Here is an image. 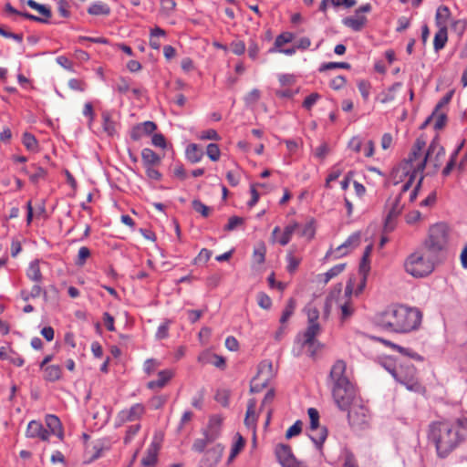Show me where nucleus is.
Returning a JSON list of instances; mask_svg holds the SVG:
<instances>
[{"mask_svg":"<svg viewBox=\"0 0 467 467\" xmlns=\"http://www.w3.org/2000/svg\"><path fill=\"white\" fill-rule=\"evenodd\" d=\"M88 13L92 16H108L110 14V8L107 4L96 2L88 7Z\"/></svg>","mask_w":467,"mask_h":467,"instance_id":"nucleus-33","label":"nucleus"},{"mask_svg":"<svg viewBox=\"0 0 467 467\" xmlns=\"http://www.w3.org/2000/svg\"><path fill=\"white\" fill-rule=\"evenodd\" d=\"M46 423L48 429L50 430V433L57 436L60 440L63 439L64 433L62 430V425L60 420L56 415H47L46 417Z\"/></svg>","mask_w":467,"mask_h":467,"instance_id":"nucleus-22","label":"nucleus"},{"mask_svg":"<svg viewBox=\"0 0 467 467\" xmlns=\"http://www.w3.org/2000/svg\"><path fill=\"white\" fill-rule=\"evenodd\" d=\"M90 256V250L86 247L82 246L78 250V258L76 260V265L82 266L85 265L86 260Z\"/></svg>","mask_w":467,"mask_h":467,"instance_id":"nucleus-55","label":"nucleus"},{"mask_svg":"<svg viewBox=\"0 0 467 467\" xmlns=\"http://www.w3.org/2000/svg\"><path fill=\"white\" fill-rule=\"evenodd\" d=\"M344 26L351 28L352 30L360 31L367 23V18L364 16L355 15L354 16H348L343 19Z\"/></svg>","mask_w":467,"mask_h":467,"instance_id":"nucleus-21","label":"nucleus"},{"mask_svg":"<svg viewBox=\"0 0 467 467\" xmlns=\"http://www.w3.org/2000/svg\"><path fill=\"white\" fill-rule=\"evenodd\" d=\"M451 16V10L447 5H441L437 8L435 15V25L439 28H447V23Z\"/></svg>","mask_w":467,"mask_h":467,"instance_id":"nucleus-24","label":"nucleus"},{"mask_svg":"<svg viewBox=\"0 0 467 467\" xmlns=\"http://www.w3.org/2000/svg\"><path fill=\"white\" fill-rule=\"evenodd\" d=\"M293 40V34L291 33H283L276 36L275 40L274 47L269 49L270 53L276 52L280 50V47L286 43H290Z\"/></svg>","mask_w":467,"mask_h":467,"instance_id":"nucleus-35","label":"nucleus"},{"mask_svg":"<svg viewBox=\"0 0 467 467\" xmlns=\"http://www.w3.org/2000/svg\"><path fill=\"white\" fill-rule=\"evenodd\" d=\"M390 374L409 390L417 391L420 388V384L418 381L417 369L410 361L400 362L397 368L390 370Z\"/></svg>","mask_w":467,"mask_h":467,"instance_id":"nucleus-6","label":"nucleus"},{"mask_svg":"<svg viewBox=\"0 0 467 467\" xmlns=\"http://www.w3.org/2000/svg\"><path fill=\"white\" fill-rule=\"evenodd\" d=\"M348 422L352 427L362 428L368 422V410L362 405H349L347 410Z\"/></svg>","mask_w":467,"mask_h":467,"instance_id":"nucleus-10","label":"nucleus"},{"mask_svg":"<svg viewBox=\"0 0 467 467\" xmlns=\"http://www.w3.org/2000/svg\"><path fill=\"white\" fill-rule=\"evenodd\" d=\"M444 155L445 150L441 145L439 137L436 136L429 145V148L426 153L424 154L423 159L419 161V164L417 165L418 170L424 171L427 162L432 164L435 170L439 169L440 166L441 165V161Z\"/></svg>","mask_w":467,"mask_h":467,"instance_id":"nucleus-8","label":"nucleus"},{"mask_svg":"<svg viewBox=\"0 0 467 467\" xmlns=\"http://www.w3.org/2000/svg\"><path fill=\"white\" fill-rule=\"evenodd\" d=\"M405 270L414 277H424L434 270V263L431 257H426L421 252H414L405 261Z\"/></svg>","mask_w":467,"mask_h":467,"instance_id":"nucleus-5","label":"nucleus"},{"mask_svg":"<svg viewBox=\"0 0 467 467\" xmlns=\"http://www.w3.org/2000/svg\"><path fill=\"white\" fill-rule=\"evenodd\" d=\"M297 226L298 224L296 223L285 226L283 234H281L277 242L283 246L286 245L290 242L291 237L296 229L297 228Z\"/></svg>","mask_w":467,"mask_h":467,"instance_id":"nucleus-37","label":"nucleus"},{"mask_svg":"<svg viewBox=\"0 0 467 467\" xmlns=\"http://www.w3.org/2000/svg\"><path fill=\"white\" fill-rule=\"evenodd\" d=\"M265 253L266 248L265 244L261 243L259 244L254 249L253 253V260L258 265H261L265 260Z\"/></svg>","mask_w":467,"mask_h":467,"instance_id":"nucleus-39","label":"nucleus"},{"mask_svg":"<svg viewBox=\"0 0 467 467\" xmlns=\"http://www.w3.org/2000/svg\"><path fill=\"white\" fill-rule=\"evenodd\" d=\"M425 146V139L422 136L417 138L408 158L400 163L396 172H402L403 175H408V173L416 171L419 161L424 157L423 150Z\"/></svg>","mask_w":467,"mask_h":467,"instance_id":"nucleus-7","label":"nucleus"},{"mask_svg":"<svg viewBox=\"0 0 467 467\" xmlns=\"http://www.w3.org/2000/svg\"><path fill=\"white\" fill-rule=\"evenodd\" d=\"M244 223V219L243 217L232 216L229 218L227 224L224 225L223 230L226 232H232Z\"/></svg>","mask_w":467,"mask_h":467,"instance_id":"nucleus-47","label":"nucleus"},{"mask_svg":"<svg viewBox=\"0 0 467 467\" xmlns=\"http://www.w3.org/2000/svg\"><path fill=\"white\" fill-rule=\"evenodd\" d=\"M245 445V440L240 435L239 433H236V441L233 444L231 452L228 458V462H231L244 449Z\"/></svg>","mask_w":467,"mask_h":467,"instance_id":"nucleus-36","label":"nucleus"},{"mask_svg":"<svg viewBox=\"0 0 467 467\" xmlns=\"http://www.w3.org/2000/svg\"><path fill=\"white\" fill-rule=\"evenodd\" d=\"M157 130V125L155 122L147 120L142 123H139L134 126L130 131V138L133 140H139L143 136L150 135Z\"/></svg>","mask_w":467,"mask_h":467,"instance_id":"nucleus-16","label":"nucleus"},{"mask_svg":"<svg viewBox=\"0 0 467 467\" xmlns=\"http://www.w3.org/2000/svg\"><path fill=\"white\" fill-rule=\"evenodd\" d=\"M141 159L144 167L157 166L161 161V157L149 148H145L141 150Z\"/></svg>","mask_w":467,"mask_h":467,"instance_id":"nucleus-27","label":"nucleus"},{"mask_svg":"<svg viewBox=\"0 0 467 467\" xmlns=\"http://www.w3.org/2000/svg\"><path fill=\"white\" fill-rule=\"evenodd\" d=\"M186 156L191 162L196 163L202 160L203 151L196 144L192 143L187 147Z\"/></svg>","mask_w":467,"mask_h":467,"instance_id":"nucleus-32","label":"nucleus"},{"mask_svg":"<svg viewBox=\"0 0 467 467\" xmlns=\"http://www.w3.org/2000/svg\"><path fill=\"white\" fill-rule=\"evenodd\" d=\"M140 430V424L137 423L134 425L130 426L126 431V435L124 437V443L128 444L130 443L134 436L139 432Z\"/></svg>","mask_w":467,"mask_h":467,"instance_id":"nucleus-57","label":"nucleus"},{"mask_svg":"<svg viewBox=\"0 0 467 467\" xmlns=\"http://www.w3.org/2000/svg\"><path fill=\"white\" fill-rule=\"evenodd\" d=\"M210 443H213L212 441H208V438L204 437L202 438V439H196L193 443H192V450L196 451V452H199V453H202L204 451L206 446Z\"/></svg>","mask_w":467,"mask_h":467,"instance_id":"nucleus-53","label":"nucleus"},{"mask_svg":"<svg viewBox=\"0 0 467 467\" xmlns=\"http://www.w3.org/2000/svg\"><path fill=\"white\" fill-rule=\"evenodd\" d=\"M377 339L379 342L383 343L384 345L390 347L392 349L399 351L400 353L403 354L404 356H409L417 360H420V361L422 360V358L419 354L414 353V352L410 353V349H408V348H405L401 346H399L395 343H392V342H390L387 339L381 338V337H378Z\"/></svg>","mask_w":467,"mask_h":467,"instance_id":"nucleus-28","label":"nucleus"},{"mask_svg":"<svg viewBox=\"0 0 467 467\" xmlns=\"http://www.w3.org/2000/svg\"><path fill=\"white\" fill-rule=\"evenodd\" d=\"M5 12H7L9 14L21 16L24 18L31 20V21H36V22H39V23H46L47 22L46 19H43V18H41L39 16L32 15V14L28 13V12H21V11L16 10V8H14L11 5L10 3L5 4Z\"/></svg>","mask_w":467,"mask_h":467,"instance_id":"nucleus-30","label":"nucleus"},{"mask_svg":"<svg viewBox=\"0 0 467 467\" xmlns=\"http://www.w3.org/2000/svg\"><path fill=\"white\" fill-rule=\"evenodd\" d=\"M275 455L283 467H291L298 462L293 455L291 447L286 444H279L275 448Z\"/></svg>","mask_w":467,"mask_h":467,"instance_id":"nucleus-14","label":"nucleus"},{"mask_svg":"<svg viewBox=\"0 0 467 467\" xmlns=\"http://www.w3.org/2000/svg\"><path fill=\"white\" fill-rule=\"evenodd\" d=\"M35 171L29 174V179L33 183H37L40 179H44L47 171L39 166H34Z\"/></svg>","mask_w":467,"mask_h":467,"instance_id":"nucleus-54","label":"nucleus"},{"mask_svg":"<svg viewBox=\"0 0 467 467\" xmlns=\"http://www.w3.org/2000/svg\"><path fill=\"white\" fill-rule=\"evenodd\" d=\"M448 241L449 228L445 223H440L430 227L428 237L423 245L431 255H437L446 250Z\"/></svg>","mask_w":467,"mask_h":467,"instance_id":"nucleus-4","label":"nucleus"},{"mask_svg":"<svg viewBox=\"0 0 467 467\" xmlns=\"http://www.w3.org/2000/svg\"><path fill=\"white\" fill-rule=\"evenodd\" d=\"M23 144L29 150H36L37 149V140L31 133L26 132L23 135Z\"/></svg>","mask_w":467,"mask_h":467,"instance_id":"nucleus-48","label":"nucleus"},{"mask_svg":"<svg viewBox=\"0 0 467 467\" xmlns=\"http://www.w3.org/2000/svg\"><path fill=\"white\" fill-rule=\"evenodd\" d=\"M403 209V205L400 204V195H398L392 203V206L385 219L384 223V231L386 233H390L395 229L396 226V219L400 214Z\"/></svg>","mask_w":467,"mask_h":467,"instance_id":"nucleus-13","label":"nucleus"},{"mask_svg":"<svg viewBox=\"0 0 467 467\" xmlns=\"http://www.w3.org/2000/svg\"><path fill=\"white\" fill-rule=\"evenodd\" d=\"M57 10L62 17L67 18L70 16L69 4L67 0L57 1Z\"/></svg>","mask_w":467,"mask_h":467,"instance_id":"nucleus-64","label":"nucleus"},{"mask_svg":"<svg viewBox=\"0 0 467 467\" xmlns=\"http://www.w3.org/2000/svg\"><path fill=\"white\" fill-rule=\"evenodd\" d=\"M422 171H423L422 170H418V168H416V171L408 173V175H403L402 173L400 174V179H402V177H409L408 181L402 185L401 192L399 194V195H400V198L402 197L403 193H405L407 191L410 190L417 174L419 172H422Z\"/></svg>","mask_w":467,"mask_h":467,"instance_id":"nucleus-43","label":"nucleus"},{"mask_svg":"<svg viewBox=\"0 0 467 467\" xmlns=\"http://www.w3.org/2000/svg\"><path fill=\"white\" fill-rule=\"evenodd\" d=\"M461 428L467 429V418L433 421L429 425L428 439L435 446L439 458L448 457L465 440Z\"/></svg>","mask_w":467,"mask_h":467,"instance_id":"nucleus-1","label":"nucleus"},{"mask_svg":"<svg viewBox=\"0 0 467 467\" xmlns=\"http://www.w3.org/2000/svg\"><path fill=\"white\" fill-rule=\"evenodd\" d=\"M26 435L28 438H39L42 441H47L50 432L45 429L41 422L37 420H31L26 428Z\"/></svg>","mask_w":467,"mask_h":467,"instance_id":"nucleus-17","label":"nucleus"},{"mask_svg":"<svg viewBox=\"0 0 467 467\" xmlns=\"http://www.w3.org/2000/svg\"><path fill=\"white\" fill-rule=\"evenodd\" d=\"M306 313L307 316V323L319 324L317 321L319 317V311L317 307L309 305L306 307Z\"/></svg>","mask_w":467,"mask_h":467,"instance_id":"nucleus-50","label":"nucleus"},{"mask_svg":"<svg viewBox=\"0 0 467 467\" xmlns=\"http://www.w3.org/2000/svg\"><path fill=\"white\" fill-rule=\"evenodd\" d=\"M422 319L421 312L415 307L391 305L375 317L376 324L396 333H408L417 329Z\"/></svg>","mask_w":467,"mask_h":467,"instance_id":"nucleus-2","label":"nucleus"},{"mask_svg":"<svg viewBox=\"0 0 467 467\" xmlns=\"http://www.w3.org/2000/svg\"><path fill=\"white\" fill-rule=\"evenodd\" d=\"M192 208L196 213H201L203 217H208L211 213L212 208L202 203L200 200L195 199L192 202Z\"/></svg>","mask_w":467,"mask_h":467,"instance_id":"nucleus-45","label":"nucleus"},{"mask_svg":"<svg viewBox=\"0 0 467 467\" xmlns=\"http://www.w3.org/2000/svg\"><path fill=\"white\" fill-rule=\"evenodd\" d=\"M467 28V20L457 19L453 20L451 24V29L462 37Z\"/></svg>","mask_w":467,"mask_h":467,"instance_id":"nucleus-44","label":"nucleus"},{"mask_svg":"<svg viewBox=\"0 0 467 467\" xmlns=\"http://www.w3.org/2000/svg\"><path fill=\"white\" fill-rule=\"evenodd\" d=\"M346 267V264H339V265H337L335 266H333L332 268H330L326 274H325V279H324V282L327 284V282H329L330 279H332L333 277L337 276V275H339L340 273H342L344 271Z\"/></svg>","mask_w":467,"mask_h":467,"instance_id":"nucleus-49","label":"nucleus"},{"mask_svg":"<svg viewBox=\"0 0 467 467\" xmlns=\"http://www.w3.org/2000/svg\"><path fill=\"white\" fill-rule=\"evenodd\" d=\"M336 68L350 69L351 65L348 62H327L320 66L319 71H326Z\"/></svg>","mask_w":467,"mask_h":467,"instance_id":"nucleus-46","label":"nucleus"},{"mask_svg":"<svg viewBox=\"0 0 467 467\" xmlns=\"http://www.w3.org/2000/svg\"><path fill=\"white\" fill-rule=\"evenodd\" d=\"M303 423L301 420H296L285 432V438L290 439L296 435H298L302 431Z\"/></svg>","mask_w":467,"mask_h":467,"instance_id":"nucleus-56","label":"nucleus"},{"mask_svg":"<svg viewBox=\"0 0 467 467\" xmlns=\"http://www.w3.org/2000/svg\"><path fill=\"white\" fill-rule=\"evenodd\" d=\"M337 304H338V306L340 307V310H341L340 319L342 321L349 318L353 315L354 308H353L350 301L345 300L343 303L337 302Z\"/></svg>","mask_w":467,"mask_h":467,"instance_id":"nucleus-40","label":"nucleus"},{"mask_svg":"<svg viewBox=\"0 0 467 467\" xmlns=\"http://www.w3.org/2000/svg\"><path fill=\"white\" fill-rule=\"evenodd\" d=\"M307 413L310 419L309 431H318V427H321L319 425L318 410L315 408H309Z\"/></svg>","mask_w":467,"mask_h":467,"instance_id":"nucleus-38","label":"nucleus"},{"mask_svg":"<svg viewBox=\"0 0 467 467\" xmlns=\"http://www.w3.org/2000/svg\"><path fill=\"white\" fill-rule=\"evenodd\" d=\"M360 244V234L358 232L352 234L348 238L340 244L337 249L336 252L337 253V257H340L343 255L348 254L350 253L353 249L358 247Z\"/></svg>","mask_w":467,"mask_h":467,"instance_id":"nucleus-18","label":"nucleus"},{"mask_svg":"<svg viewBox=\"0 0 467 467\" xmlns=\"http://www.w3.org/2000/svg\"><path fill=\"white\" fill-rule=\"evenodd\" d=\"M453 93V90H450L441 99V100L437 103L434 111L432 112V115L436 114L442 107L450 103V101L452 99Z\"/></svg>","mask_w":467,"mask_h":467,"instance_id":"nucleus-58","label":"nucleus"},{"mask_svg":"<svg viewBox=\"0 0 467 467\" xmlns=\"http://www.w3.org/2000/svg\"><path fill=\"white\" fill-rule=\"evenodd\" d=\"M448 41V29L439 28L438 32L434 36L433 47L435 51L442 49Z\"/></svg>","mask_w":467,"mask_h":467,"instance_id":"nucleus-31","label":"nucleus"},{"mask_svg":"<svg viewBox=\"0 0 467 467\" xmlns=\"http://www.w3.org/2000/svg\"><path fill=\"white\" fill-rule=\"evenodd\" d=\"M145 407L141 403H136L129 409L120 410L117 416L119 425L140 420L145 414Z\"/></svg>","mask_w":467,"mask_h":467,"instance_id":"nucleus-11","label":"nucleus"},{"mask_svg":"<svg viewBox=\"0 0 467 467\" xmlns=\"http://www.w3.org/2000/svg\"><path fill=\"white\" fill-rule=\"evenodd\" d=\"M310 440L314 442L318 451H322L324 442L327 437V430L326 427H318V431H310L308 434Z\"/></svg>","mask_w":467,"mask_h":467,"instance_id":"nucleus-25","label":"nucleus"},{"mask_svg":"<svg viewBox=\"0 0 467 467\" xmlns=\"http://www.w3.org/2000/svg\"><path fill=\"white\" fill-rule=\"evenodd\" d=\"M320 333L321 327L319 324L307 323L306 330L297 336V339L301 340V345L308 348L310 357H315L322 348V344L316 338Z\"/></svg>","mask_w":467,"mask_h":467,"instance_id":"nucleus-9","label":"nucleus"},{"mask_svg":"<svg viewBox=\"0 0 467 467\" xmlns=\"http://www.w3.org/2000/svg\"><path fill=\"white\" fill-rule=\"evenodd\" d=\"M320 95L317 92L311 93L309 96H307L304 101H303V107L310 110L311 108L316 104V102L319 99Z\"/></svg>","mask_w":467,"mask_h":467,"instance_id":"nucleus-61","label":"nucleus"},{"mask_svg":"<svg viewBox=\"0 0 467 467\" xmlns=\"http://www.w3.org/2000/svg\"><path fill=\"white\" fill-rule=\"evenodd\" d=\"M258 305L264 309H269L272 306L271 298L264 292H261L257 296Z\"/></svg>","mask_w":467,"mask_h":467,"instance_id":"nucleus-63","label":"nucleus"},{"mask_svg":"<svg viewBox=\"0 0 467 467\" xmlns=\"http://www.w3.org/2000/svg\"><path fill=\"white\" fill-rule=\"evenodd\" d=\"M68 87L73 90L83 92L86 89L87 84L84 80L71 78L68 80Z\"/></svg>","mask_w":467,"mask_h":467,"instance_id":"nucleus-60","label":"nucleus"},{"mask_svg":"<svg viewBox=\"0 0 467 467\" xmlns=\"http://www.w3.org/2000/svg\"><path fill=\"white\" fill-rule=\"evenodd\" d=\"M230 391L227 389H219L215 394V400L222 406L227 407L229 405Z\"/></svg>","mask_w":467,"mask_h":467,"instance_id":"nucleus-51","label":"nucleus"},{"mask_svg":"<svg viewBox=\"0 0 467 467\" xmlns=\"http://www.w3.org/2000/svg\"><path fill=\"white\" fill-rule=\"evenodd\" d=\"M173 377V372L171 369H164L158 373V379L156 380H150L148 382L147 387L150 389H161L168 381Z\"/></svg>","mask_w":467,"mask_h":467,"instance_id":"nucleus-20","label":"nucleus"},{"mask_svg":"<svg viewBox=\"0 0 467 467\" xmlns=\"http://www.w3.org/2000/svg\"><path fill=\"white\" fill-rule=\"evenodd\" d=\"M223 425V417L220 415H212L207 426L202 429V433L208 438V441H215L221 436Z\"/></svg>","mask_w":467,"mask_h":467,"instance_id":"nucleus-12","label":"nucleus"},{"mask_svg":"<svg viewBox=\"0 0 467 467\" xmlns=\"http://www.w3.org/2000/svg\"><path fill=\"white\" fill-rule=\"evenodd\" d=\"M341 287H342V285L341 284H338L335 289L330 293V295L327 297L326 299V303H325V307H324V317H327L330 314V309H331V304H332V300L335 296V295H340L341 294Z\"/></svg>","mask_w":467,"mask_h":467,"instance_id":"nucleus-42","label":"nucleus"},{"mask_svg":"<svg viewBox=\"0 0 467 467\" xmlns=\"http://www.w3.org/2000/svg\"><path fill=\"white\" fill-rule=\"evenodd\" d=\"M255 407L256 400L254 399H250L247 403V410L244 419V424L250 428L254 427L256 421L255 418Z\"/></svg>","mask_w":467,"mask_h":467,"instance_id":"nucleus-29","label":"nucleus"},{"mask_svg":"<svg viewBox=\"0 0 467 467\" xmlns=\"http://www.w3.org/2000/svg\"><path fill=\"white\" fill-rule=\"evenodd\" d=\"M102 119H103V130L106 131L109 136L114 135L116 130H115V122L111 119L110 115L109 112H103L102 113Z\"/></svg>","mask_w":467,"mask_h":467,"instance_id":"nucleus-41","label":"nucleus"},{"mask_svg":"<svg viewBox=\"0 0 467 467\" xmlns=\"http://www.w3.org/2000/svg\"><path fill=\"white\" fill-rule=\"evenodd\" d=\"M342 467H358L355 455L348 450L345 451Z\"/></svg>","mask_w":467,"mask_h":467,"instance_id":"nucleus-59","label":"nucleus"},{"mask_svg":"<svg viewBox=\"0 0 467 467\" xmlns=\"http://www.w3.org/2000/svg\"><path fill=\"white\" fill-rule=\"evenodd\" d=\"M206 153L211 161H216L220 159V149L219 146L215 143H210L207 146Z\"/></svg>","mask_w":467,"mask_h":467,"instance_id":"nucleus-52","label":"nucleus"},{"mask_svg":"<svg viewBox=\"0 0 467 467\" xmlns=\"http://www.w3.org/2000/svg\"><path fill=\"white\" fill-rule=\"evenodd\" d=\"M296 306V301L295 298L291 297L287 300L285 309L283 310L282 316L280 317V323L284 325L288 319L293 316L295 309Z\"/></svg>","mask_w":467,"mask_h":467,"instance_id":"nucleus-34","label":"nucleus"},{"mask_svg":"<svg viewBox=\"0 0 467 467\" xmlns=\"http://www.w3.org/2000/svg\"><path fill=\"white\" fill-rule=\"evenodd\" d=\"M109 450V445L105 440H97L85 447V453L88 456V462L99 459L104 451Z\"/></svg>","mask_w":467,"mask_h":467,"instance_id":"nucleus-15","label":"nucleus"},{"mask_svg":"<svg viewBox=\"0 0 467 467\" xmlns=\"http://www.w3.org/2000/svg\"><path fill=\"white\" fill-rule=\"evenodd\" d=\"M170 323V320H166L165 322L159 326L158 330L156 332V337L158 339H163L169 336Z\"/></svg>","mask_w":467,"mask_h":467,"instance_id":"nucleus-62","label":"nucleus"},{"mask_svg":"<svg viewBox=\"0 0 467 467\" xmlns=\"http://www.w3.org/2000/svg\"><path fill=\"white\" fill-rule=\"evenodd\" d=\"M40 261L38 259L30 262L26 269V276L33 282L40 284L43 281V275L39 266Z\"/></svg>","mask_w":467,"mask_h":467,"instance_id":"nucleus-23","label":"nucleus"},{"mask_svg":"<svg viewBox=\"0 0 467 467\" xmlns=\"http://www.w3.org/2000/svg\"><path fill=\"white\" fill-rule=\"evenodd\" d=\"M160 444L153 441L147 449L146 455L141 459V464L145 467H152L158 460Z\"/></svg>","mask_w":467,"mask_h":467,"instance_id":"nucleus-19","label":"nucleus"},{"mask_svg":"<svg viewBox=\"0 0 467 467\" xmlns=\"http://www.w3.org/2000/svg\"><path fill=\"white\" fill-rule=\"evenodd\" d=\"M44 371V379L49 382H55L62 377V367L59 365H49L42 368Z\"/></svg>","mask_w":467,"mask_h":467,"instance_id":"nucleus-26","label":"nucleus"},{"mask_svg":"<svg viewBox=\"0 0 467 467\" xmlns=\"http://www.w3.org/2000/svg\"><path fill=\"white\" fill-rule=\"evenodd\" d=\"M331 388L332 397L340 410L346 411L356 396L353 383L347 375V363L337 359L332 365L327 378Z\"/></svg>","mask_w":467,"mask_h":467,"instance_id":"nucleus-3","label":"nucleus"}]
</instances>
